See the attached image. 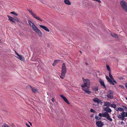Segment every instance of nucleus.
<instances>
[{
    "instance_id": "nucleus-41",
    "label": "nucleus",
    "mask_w": 127,
    "mask_h": 127,
    "mask_svg": "<svg viewBox=\"0 0 127 127\" xmlns=\"http://www.w3.org/2000/svg\"><path fill=\"white\" fill-rule=\"evenodd\" d=\"M51 100L53 102H54V99L53 97L51 99Z\"/></svg>"
},
{
    "instance_id": "nucleus-25",
    "label": "nucleus",
    "mask_w": 127,
    "mask_h": 127,
    "mask_svg": "<svg viewBox=\"0 0 127 127\" xmlns=\"http://www.w3.org/2000/svg\"><path fill=\"white\" fill-rule=\"evenodd\" d=\"M107 119L109 120L110 121H111L112 120V119L110 117V116L109 115V116H108L107 117H106Z\"/></svg>"
},
{
    "instance_id": "nucleus-5",
    "label": "nucleus",
    "mask_w": 127,
    "mask_h": 127,
    "mask_svg": "<svg viewBox=\"0 0 127 127\" xmlns=\"http://www.w3.org/2000/svg\"><path fill=\"white\" fill-rule=\"evenodd\" d=\"M107 97L108 98L112 99L113 98V95L114 94L113 92L112 91L110 90L108 91L107 92Z\"/></svg>"
},
{
    "instance_id": "nucleus-35",
    "label": "nucleus",
    "mask_w": 127,
    "mask_h": 127,
    "mask_svg": "<svg viewBox=\"0 0 127 127\" xmlns=\"http://www.w3.org/2000/svg\"><path fill=\"white\" fill-rule=\"evenodd\" d=\"M99 116L100 117H104L103 113H99Z\"/></svg>"
},
{
    "instance_id": "nucleus-39",
    "label": "nucleus",
    "mask_w": 127,
    "mask_h": 127,
    "mask_svg": "<svg viewBox=\"0 0 127 127\" xmlns=\"http://www.w3.org/2000/svg\"><path fill=\"white\" fill-rule=\"evenodd\" d=\"M123 108L125 111H127V108L125 106H123Z\"/></svg>"
},
{
    "instance_id": "nucleus-21",
    "label": "nucleus",
    "mask_w": 127,
    "mask_h": 127,
    "mask_svg": "<svg viewBox=\"0 0 127 127\" xmlns=\"http://www.w3.org/2000/svg\"><path fill=\"white\" fill-rule=\"evenodd\" d=\"M110 105V103L108 102H104V106H109Z\"/></svg>"
},
{
    "instance_id": "nucleus-9",
    "label": "nucleus",
    "mask_w": 127,
    "mask_h": 127,
    "mask_svg": "<svg viewBox=\"0 0 127 127\" xmlns=\"http://www.w3.org/2000/svg\"><path fill=\"white\" fill-rule=\"evenodd\" d=\"M15 52L16 54L18 56L17 57L18 59L21 60H24V58L21 55L19 54L16 51H15Z\"/></svg>"
},
{
    "instance_id": "nucleus-33",
    "label": "nucleus",
    "mask_w": 127,
    "mask_h": 127,
    "mask_svg": "<svg viewBox=\"0 0 127 127\" xmlns=\"http://www.w3.org/2000/svg\"><path fill=\"white\" fill-rule=\"evenodd\" d=\"M95 119L97 120H100L101 119V118L97 116H95Z\"/></svg>"
},
{
    "instance_id": "nucleus-36",
    "label": "nucleus",
    "mask_w": 127,
    "mask_h": 127,
    "mask_svg": "<svg viewBox=\"0 0 127 127\" xmlns=\"http://www.w3.org/2000/svg\"><path fill=\"white\" fill-rule=\"evenodd\" d=\"M2 127H10L8 125L6 124H4Z\"/></svg>"
},
{
    "instance_id": "nucleus-48",
    "label": "nucleus",
    "mask_w": 127,
    "mask_h": 127,
    "mask_svg": "<svg viewBox=\"0 0 127 127\" xmlns=\"http://www.w3.org/2000/svg\"><path fill=\"white\" fill-rule=\"evenodd\" d=\"M126 99L127 100V97H126Z\"/></svg>"
},
{
    "instance_id": "nucleus-29",
    "label": "nucleus",
    "mask_w": 127,
    "mask_h": 127,
    "mask_svg": "<svg viewBox=\"0 0 127 127\" xmlns=\"http://www.w3.org/2000/svg\"><path fill=\"white\" fill-rule=\"evenodd\" d=\"M121 115H122V116L124 117H125V112H123L122 113H121Z\"/></svg>"
},
{
    "instance_id": "nucleus-30",
    "label": "nucleus",
    "mask_w": 127,
    "mask_h": 127,
    "mask_svg": "<svg viewBox=\"0 0 127 127\" xmlns=\"http://www.w3.org/2000/svg\"><path fill=\"white\" fill-rule=\"evenodd\" d=\"M10 13L11 14H14L16 16H17L18 15V14L17 13H15V12H10Z\"/></svg>"
},
{
    "instance_id": "nucleus-2",
    "label": "nucleus",
    "mask_w": 127,
    "mask_h": 127,
    "mask_svg": "<svg viewBox=\"0 0 127 127\" xmlns=\"http://www.w3.org/2000/svg\"><path fill=\"white\" fill-rule=\"evenodd\" d=\"M31 27L33 31L37 33L39 36H42V34L41 32L33 23H32V25L31 26Z\"/></svg>"
},
{
    "instance_id": "nucleus-49",
    "label": "nucleus",
    "mask_w": 127,
    "mask_h": 127,
    "mask_svg": "<svg viewBox=\"0 0 127 127\" xmlns=\"http://www.w3.org/2000/svg\"><path fill=\"white\" fill-rule=\"evenodd\" d=\"M80 53H81V51H80Z\"/></svg>"
},
{
    "instance_id": "nucleus-18",
    "label": "nucleus",
    "mask_w": 127,
    "mask_h": 127,
    "mask_svg": "<svg viewBox=\"0 0 127 127\" xmlns=\"http://www.w3.org/2000/svg\"><path fill=\"white\" fill-rule=\"evenodd\" d=\"M104 110L108 112H110L112 111L109 108V107L105 108H104Z\"/></svg>"
},
{
    "instance_id": "nucleus-24",
    "label": "nucleus",
    "mask_w": 127,
    "mask_h": 127,
    "mask_svg": "<svg viewBox=\"0 0 127 127\" xmlns=\"http://www.w3.org/2000/svg\"><path fill=\"white\" fill-rule=\"evenodd\" d=\"M110 106L114 108L115 109V108H116V105L114 104H112L110 105Z\"/></svg>"
},
{
    "instance_id": "nucleus-44",
    "label": "nucleus",
    "mask_w": 127,
    "mask_h": 127,
    "mask_svg": "<svg viewBox=\"0 0 127 127\" xmlns=\"http://www.w3.org/2000/svg\"><path fill=\"white\" fill-rule=\"evenodd\" d=\"M125 117H127V112H125Z\"/></svg>"
},
{
    "instance_id": "nucleus-22",
    "label": "nucleus",
    "mask_w": 127,
    "mask_h": 127,
    "mask_svg": "<svg viewBox=\"0 0 127 127\" xmlns=\"http://www.w3.org/2000/svg\"><path fill=\"white\" fill-rule=\"evenodd\" d=\"M111 36L115 38H118V36L117 34H115L114 33H111Z\"/></svg>"
},
{
    "instance_id": "nucleus-43",
    "label": "nucleus",
    "mask_w": 127,
    "mask_h": 127,
    "mask_svg": "<svg viewBox=\"0 0 127 127\" xmlns=\"http://www.w3.org/2000/svg\"><path fill=\"white\" fill-rule=\"evenodd\" d=\"M26 125L28 126V127H30V126L27 123L26 124Z\"/></svg>"
},
{
    "instance_id": "nucleus-13",
    "label": "nucleus",
    "mask_w": 127,
    "mask_h": 127,
    "mask_svg": "<svg viewBox=\"0 0 127 127\" xmlns=\"http://www.w3.org/2000/svg\"><path fill=\"white\" fill-rule=\"evenodd\" d=\"M39 26L41 28H42L46 31L48 32H49V29L46 27L42 25H40Z\"/></svg>"
},
{
    "instance_id": "nucleus-16",
    "label": "nucleus",
    "mask_w": 127,
    "mask_h": 127,
    "mask_svg": "<svg viewBox=\"0 0 127 127\" xmlns=\"http://www.w3.org/2000/svg\"><path fill=\"white\" fill-rule=\"evenodd\" d=\"M64 3L67 5H70L71 4V3L69 0H64Z\"/></svg>"
},
{
    "instance_id": "nucleus-45",
    "label": "nucleus",
    "mask_w": 127,
    "mask_h": 127,
    "mask_svg": "<svg viewBox=\"0 0 127 127\" xmlns=\"http://www.w3.org/2000/svg\"><path fill=\"white\" fill-rule=\"evenodd\" d=\"M125 86L126 88L127 89V83H126L125 84Z\"/></svg>"
},
{
    "instance_id": "nucleus-26",
    "label": "nucleus",
    "mask_w": 127,
    "mask_h": 127,
    "mask_svg": "<svg viewBox=\"0 0 127 127\" xmlns=\"http://www.w3.org/2000/svg\"><path fill=\"white\" fill-rule=\"evenodd\" d=\"M103 114L104 117H106L108 116H109V115L108 113L107 112H104Z\"/></svg>"
},
{
    "instance_id": "nucleus-8",
    "label": "nucleus",
    "mask_w": 127,
    "mask_h": 127,
    "mask_svg": "<svg viewBox=\"0 0 127 127\" xmlns=\"http://www.w3.org/2000/svg\"><path fill=\"white\" fill-rule=\"evenodd\" d=\"M29 86L30 87L33 93H35L38 92V90L37 88L34 87H32L30 85H29Z\"/></svg>"
},
{
    "instance_id": "nucleus-28",
    "label": "nucleus",
    "mask_w": 127,
    "mask_h": 127,
    "mask_svg": "<svg viewBox=\"0 0 127 127\" xmlns=\"http://www.w3.org/2000/svg\"><path fill=\"white\" fill-rule=\"evenodd\" d=\"M106 66L107 69L108 70L109 72H110V71H111V70L110 69V67L108 64H106Z\"/></svg>"
},
{
    "instance_id": "nucleus-47",
    "label": "nucleus",
    "mask_w": 127,
    "mask_h": 127,
    "mask_svg": "<svg viewBox=\"0 0 127 127\" xmlns=\"http://www.w3.org/2000/svg\"><path fill=\"white\" fill-rule=\"evenodd\" d=\"M85 64H86V65H87L88 64V63H85Z\"/></svg>"
},
{
    "instance_id": "nucleus-31",
    "label": "nucleus",
    "mask_w": 127,
    "mask_h": 127,
    "mask_svg": "<svg viewBox=\"0 0 127 127\" xmlns=\"http://www.w3.org/2000/svg\"><path fill=\"white\" fill-rule=\"evenodd\" d=\"M28 23H29V25L30 26H31L32 25H31V24H32L33 23L32 22L31 20H29L28 21Z\"/></svg>"
},
{
    "instance_id": "nucleus-7",
    "label": "nucleus",
    "mask_w": 127,
    "mask_h": 127,
    "mask_svg": "<svg viewBox=\"0 0 127 127\" xmlns=\"http://www.w3.org/2000/svg\"><path fill=\"white\" fill-rule=\"evenodd\" d=\"M89 88L86 89L85 88H82L83 90L84 91L85 93L88 94H90L92 92L89 90Z\"/></svg>"
},
{
    "instance_id": "nucleus-27",
    "label": "nucleus",
    "mask_w": 127,
    "mask_h": 127,
    "mask_svg": "<svg viewBox=\"0 0 127 127\" xmlns=\"http://www.w3.org/2000/svg\"><path fill=\"white\" fill-rule=\"evenodd\" d=\"M28 11L30 13V14L33 16V15L35 14L33 13L31 10H28Z\"/></svg>"
},
{
    "instance_id": "nucleus-42",
    "label": "nucleus",
    "mask_w": 127,
    "mask_h": 127,
    "mask_svg": "<svg viewBox=\"0 0 127 127\" xmlns=\"http://www.w3.org/2000/svg\"><path fill=\"white\" fill-rule=\"evenodd\" d=\"M106 78L107 79V80H108L109 78L108 77V76H106Z\"/></svg>"
},
{
    "instance_id": "nucleus-46",
    "label": "nucleus",
    "mask_w": 127,
    "mask_h": 127,
    "mask_svg": "<svg viewBox=\"0 0 127 127\" xmlns=\"http://www.w3.org/2000/svg\"><path fill=\"white\" fill-rule=\"evenodd\" d=\"M123 124H124V123L123 122H121V124L122 125Z\"/></svg>"
},
{
    "instance_id": "nucleus-1",
    "label": "nucleus",
    "mask_w": 127,
    "mask_h": 127,
    "mask_svg": "<svg viewBox=\"0 0 127 127\" xmlns=\"http://www.w3.org/2000/svg\"><path fill=\"white\" fill-rule=\"evenodd\" d=\"M61 73L60 76V78L63 79L65 76V74L66 72V68L65 64L63 63L62 66Z\"/></svg>"
},
{
    "instance_id": "nucleus-40",
    "label": "nucleus",
    "mask_w": 127,
    "mask_h": 127,
    "mask_svg": "<svg viewBox=\"0 0 127 127\" xmlns=\"http://www.w3.org/2000/svg\"><path fill=\"white\" fill-rule=\"evenodd\" d=\"M122 116V115L119 114V115H118V118L120 119V118H121V117Z\"/></svg>"
},
{
    "instance_id": "nucleus-50",
    "label": "nucleus",
    "mask_w": 127,
    "mask_h": 127,
    "mask_svg": "<svg viewBox=\"0 0 127 127\" xmlns=\"http://www.w3.org/2000/svg\"><path fill=\"white\" fill-rule=\"evenodd\" d=\"M30 125H31V124L30 123Z\"/></svg>"
},
{
    "instance_id": "nucleus-17",
    "label": "nucleus",
    "mask_w": 127,
    "mask_h": 127,
    "mask_svg": "<svg viewBox=\"0 0 127 127\" xmlns=\"http://www.w3.org/2000/svg\"><path fill=\"white\" fill-rule=\"evenodd\" d=\"M115 110L117 111L124 112V109L121 107L117 108H115Z\"/></svg>"
},
{
    "instance_id": "nucleus-34",
    "label": "nucleus",
    "mask_w": 127,
    "mask_h": 127,
    "mask_svg": "<svg viewBox=\"0 0 127 127\" xmlns=\"http://www.w3.org/2000/svg\"><path fill=\"white\" fill-rule=\"evenodd\" d=\"M15 21H16L17 22H19V19L16 17H15Z\"/></svg>"
},
{
    "instance_id": "nucleus-12",
    "label": "nucleus",
    "mask_w": 127,
    "mask_h": 127,
    "mask_svg": "<svg viewBox=\"0 0 127 127\" xmlns=\"http://www.w3.org/2000/svg\"><path fill=\"white\" fill-rule=\"evenodd\" d=\"M109 76L110 79H111L113 81V82H114L116 84H117V82H116V81L114 80V78L113 77V76L111 74V71H110L109 72Z\"/></svg>"
},
{
    "instance_id": "nucleus-10",
    "label": "nucleus",
    "mask_w": 127,
    "mask_h": 127,
    "mask_svg": "<svg viewBox=\"0 0 127 127\" xmlns=\"http://www.w3.org/2000/svg\"><path fill=\"white\" fill-rule=\"evenodd\" d=\"M93 100L94 102L98 104H99L101 102V100L97 98H94Z\"/></svg>"
},
{
    "instance_id": "nucleus-6",
    "label": "nucleus",
    "mask_w": 127,
    "mask_h": 127,
    "mask_svg": "<svg viewBox=\"0 0 127 127\" xmlns=\"http://www.w3.org/2000/svg\"><path fill=\"white\" fill-rule=\"evenodd\" d=\"M96 125L98 127H102L103 125V123L101 121L96 122Z\"/></svg>"
},
{
    "instance_id": "nucleus-20",
    "label": "nucleus",
    "mask_w": 127,
    "mask_h": 127,
    "mask_svg": "<svg viewBox=\"0 0 127 127\" xmlns=\"http://www.w3.org/2000/svg\"><path fill=\"white\" fill-rule=\"evenodd\" d=\"M108 81L109 83L110 84H112V85H114V84L113 83V81H112V79L110 78H109L108 80H107Z\"/></svg>"
},
{
    "instance_id": "nucleus-23",
    "label": "nucleus",
    "mask_w": 127,
    "mask_h": 127,
    "mask_svg": "<svg viewBox=\"0 0 127 127\" xmlns=\"http://www.w3.org/2000/svg\"><path fill=\"white\" fill-rule=\"evenodd\" d=\"M93 90L94 91H98V88L96 87H94L92 88Z\"/></svg>"
},
{
    "instance_id": "nucleus-4",
    "label": "nucleus",
    "mask_w": 127,
    "mask_h": 127,
    "mask_svg": "<svg viewBox=\"0 0 127 127\" xmlns=\"http://www.w3.org/2000/svg\"><path fill=\"white\" fill-rule=\"evenodd\" d=\"M122 7L127 13V4L126 2L124 0H122L120 2Z\"/></svg>"
},
{
    "instance_id": "nucleus-19",
    "label": "nucleus",
    "mask_w": 127,
    "mask_h": 127,
    "mask_svg": "<svg viewBox=\"0 0 127 127\" xmlns=\"http://www.w3.org/2000/svg\"><path fill=\"white\" fill-rule=\"evenodd\" d=\"M7 17H8V19L11 21H12L14 23H15V18H13L12 17L10 16H7Z\"/></svg>"
},
{
    "instance_id": "nucleus-14",
    "label": "nucleus",
    "mask_w": 127,
    "mask_h": 127,
    "mask_svg": "<svg viewBox=\"0 0 127 127\" xmlns=\"http://www.w3.org/2000/svg\"><path fill=\"white\" fill-rule=\"evenodd\" d=\"M99 81L101 85L103 86L104 88H106L105 85L104 84V81L101 79H99Z\"/></svg>"
},
{
    "instance_id": "nucleus-32",
    "label": "nucleus",
    "mask_w": 127,
    "mask_h": 127,
    "mask_svg": "<svg viewBox=\"0 0 127 127\" xmlns=\"http://www.w3.org/2000/svg\"><path fill=\"white\" fill-rule=\"evenodd\" d=\"M58 63V60H55L54 63H53V64H52L53 66H54V64L55 65H56V64Z\"/></svg>"
},
{
    "instance_id": "nucleus-37",
    "label": "nucleus",
    "mask_w": 127,
    "mask_h": 127,
    "mask_svg": "<svg viewBox=\"0 0 127 127\" xmlns=\"http://www.w3.org/2000/svg\"><path fill=\"white\" fill-rule=\"evenodd\" d=\"M90 111L91 112H92L93 113H94L95 112V110H94L93 109H91Z\"/></svg>"
},
{
    "instance_id": "nucleus-38",
    "label": "nucleus",
    "mask_w": 127,
    "mask_h": 127,
    "mask_svg": "<svg viewBox=\"0 0 127 127\" xmlns=\"http://www.w3.org/2000/svg\"><path fill=\"white\" fill-rule=\"evenodd\" d=\"M124 119H125V117H123V116H122V117H121V118H120V119H121L123 121V120H124Z\"/></svg>"
},
{
    "instance_id": "nucleus-11",
    "label": "nucleus",
    "mask_w": 127,
    "mask_h": 127,
    "mask_svg": "<svg viewBox=\"0 0 127 127\" xmlns=\"http://www.w3.org/2000/svg\"><path fill=\"white\" fill-rule=\"evenodd\" d=\"M60 96L62 97L65 101L68 104H69V103L66 98L64 96L62 95H60Z\"/></svg>"
},
{
    "instance_id": "nucleus-3",
    "label": "nucleus",
    "mask_w": 127,
    "mask_h": 127,
    "mask_svg": "<svg viewBox=\"0 0 127 127\" xmlns=\"http://www.w3.org/2000/svg\"><path fill=\"white\" fill-rule=\"evenodd\" d=\"M83 80L84 83L81 85V87L82 88H84L86 87L88 88H89L90 83V81L88 79H84L83 77Z\"/></svg>"
},
{
    "instance_id": "nucleus-15",
    "label": "nucleus",
    "mask_w": 127,
    "mask_h": 127,
    "mask_svg": "<svg viewBox=\"0 0 127 127\" xmlns=\"http://www.w3.org/2000/svg\"><path fill=\"white\" fill-rule=\"evenodd\" d=\"M33 17L37 20L41 21H42V20L40 18V17L39 16H37L35 14Z\"/></svg>"
}]
</instances>
